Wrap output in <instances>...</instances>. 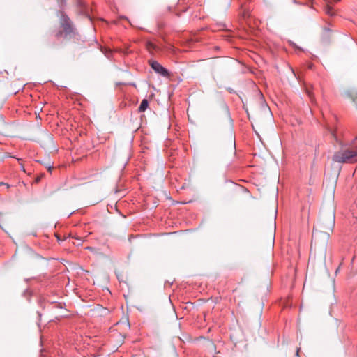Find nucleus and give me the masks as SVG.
<instances>
[{"label": "nucleus", "instance_id": "nucleus-1", "mask_svg": "<svg viewBox=\"0 0 357 357\" xmlns=\"http://www.w3.org/2000/svg\"><path fill=\"white\" fill-rule=\"evenodd\" d=\"M331 135L341 146V149L333 154V161L338 163L357 162V137L349 144H347L343 140L338 139L335 131H331Z\"/></svg>", "mask_w": 357, "mask_h": 357}, {"label": "nucleus", "instance_id": "nucleus-2", "mask_svg": "<svg viewBox=\"0 0 357 357\" xmlns=\"http://www.w3.org/2000/svg\"><path fill=\"white\" fill-rule=\"evenodd\" d=\"M335 225V214L331 212L328 217H321L317 222V227H314L312 232V239L315 238L321 232L326 234L328 237L330 231H332Z\"/></svg>", "mask_w": 357, "mask_h": 357}, {"label": "nucleus", "instance_id": "nucleus-3", "mask_svg": "<svg viewBox=\"0 0 357 357\" xmlns=\"http://www.w3.org/2000/svg\"><path fill=\"white\" fill-rule=\"evenodd\" d=\"M60 24L65 33V36H70L73 32L71 21L68 16L63 12H61Z\"/></svg>", "mask_w": 357, "mask_h": 357}, {"label": "nucleus", "instance_id": "nucleus-4", "mask_svg": "<svg viewBox=\"0 0 357 357\" xmlns=\"http://www.w3.org/2000/svg\"><path fill=\"white\" fill-rule=\"evenodd\" d=\"M149 64L151 66V67L155 71V73L165 77H167L169 75L167 69L164 68L158 61L154 60H149Z\"/></svg>", "mask_w": 357, "mask_h": 357}, {"label": "nucleus", "instance_id": "nucleus-5", "mask_svg": "<svg viewBox=\"0 0 357 357\" xmlns=\"http://www.w3.org/2000/svg\"><path fill=\"white\" fill-rule=\"evenodd\" d=\"M239 15L243 19H246L250 17V10L248 8L244 7V5L242 3L239 7Z\"/></svg>", "mask_w": 357, "mask_h": 357}, {"label": "nucleus", "instance_id": "nucleus-6", "mask_svg": "<svg viewBox=\"0 0 357 357\" xmlns=\"http://www.w3.org/2000/svg\"><path fill=\"white\" fill-rule=\"evenodd\" d=\"M149 106V102L146 99H144L142 100V101L141 102V104L139 107V112H144L147 107Z\"/></svg>", "mask_w": 357, "mask_h": 357}, {"label": "nucleus", "instance_id": "nucleus-7", "mask_svg": "<svg viewBox=\"0 0 357 357\" xmlns=\"http://www.w3.org/2000/svg\"><path fill=\"white\" fill-rule=\"evenodd\" d=\"M326 14H327L329 16H333L335 15L334 11L333 10V8L331 6L327 5L324 8Z\"/></svg>", "mask_w": 357, "mask_h": 357}, {"label": "nucleus", "instance_id": "nucleus-8", "mask_svg": "<svg viewBox=\"0 0 357 357\" xmlns=\"http://www.w3.org/2000/svg\"><path fill=\"white\" fill-rule=\"evenodd\" d=\"M147 49L151 52L152 50H155L157 47L155 45H154L153 43H151V42H149L147 43Z\"/></svg>", "mask_w": 357, "mask_h": 357}, {"label": "nucleus", "instance_id": "nucleus-9", "mask_svg": "<svg viewBox=\"0 0 357 357\" xmlns=\"http://www.w3.org/2000/svg\"><path fill=\"white\" fill-rule=\"evenodd\" d=\"M324 31H326V32H330L331 31V29L328 27H324Z\"/></svg>", "mask_w": 357, "mask_h": 357}, {"label": "nucleus", "instance_id": "nucleus-10", "mask_svg": "<svg viewBox=\"0 0 357 357\" xmlns=\"http://www.w3.org/2000/svg\"><path fill=\"white\" fill-rule=\"evenodd\" d=\"M62 34V32L61 31H59L56 34V37H59L60 36H61Z\"/></svg>", "mask_w": 357, "mask_h": 357}, {"label": "nucleus", "instance_id": "nucleus-11", "mask_svg": "<svg viewBox=\"0 0 357 357\" xmlns=\"http://www.w3.org/2000/svg\"><path fill=\"white\" fill-rule=\"evenodd\" d=\"M179 307H180V309H183V310H185V309H186V307H183V305H181V304H180V305H179Z\"/></svg>", "mask_w": 357, "mask_h": 357}, {"label": "nucleus", "instance_id": "nucleus-12", "mask_svg": "<svg viewBox=\"0 0 357 357\" xmlns=\"http://www.w3.org/2000/svg\"><path fill=\"white\" fill-rule=\"evenodd\" d=\"M3 185H6L7 188L9 187V185L8 184H5L3 182H0V186Z\"/></svg>", "mask_w": 357, "mask_h": 357}, {"label": "nucleus", "instance_id": "nucleus-13", "mask_svg": "<svg viewBox=\"0 0 357 357\" xmlns=\"http://www.w3.org/2000/svg\"><path fill=\"white\" fill-rule=\"evenodd\" d=\"M299 350H300V349H297V350H296V356H298Z\"/></svg>", "mask_w": 357, "mask_h": 357}, {"label": "nucleus", "instance_id": "nucleus-14", "mask_svg": "<svg viewBox=\"0 0 357 357\" xmlns=\"http://www.w3.org/2000/svg\"><path fill=\"white\" fill-rule=\"evenodd\" d=\"M308 95H309L310 98H311V93L310 92H308Z\"/></svg>", "mask_w": 357, "mask_h": 357}, {"label": "nucleus", "instance_id": "nucleus-15", "mask_svg": "<svg viewBox=\"0 0 357 357\" xmlns=\"http://www.w3.org/2000/svg\"><path fill=\"white\" fill-rule=\"evenodd\" d=\"M175 315H176V318H178L177 313L176 312H175Z\"/></svg>", "mask_w": 357, "mask_h": 357}]
</instances>
